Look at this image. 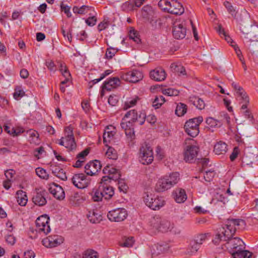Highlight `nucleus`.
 <instances>
[{
    "label": "nucleus",
    "mask_w": 258,
    "mask_h": 258,
    "mask_svg": "<svg viewBox=\"0 0 258 258\" xmlns=\"http://www.w3.org/2000/svg\"><path fill=\"white\" fill-rule=\"evenodd\" d=\"M72 182L76 187L79 189L86 188L89 184V181L87 179L86 175L83 173L74 174L72 178Z\"/></svg>",
    "instance_id": "nucleus-14"
},
{
    "label": "nucleus",
    "mask_w": 258,
    "mask_h": 258,
    "mask_svg": "<svg viewBox=\"0 0 258 258\" xmlns=\"http://www.w3.org/2000/svg\"><path fill=\"white\" fill-rule=\"evenodd\" d=\"M156 156L158 160H161L165 157V153L160 146H158L156 149Z\"/></svg>",
    "instance_id": "nucleus-62"
},
{
    "label": "nucleus",
    "mask_w": 258,
    "mask_h": 258,
    "mask_svg": "<svg viewBox=\"0 0 258 258\" xmlns=\"http://www.w3.org/2000/svg\"><path fill=\"white\" fill-rule=\"evenodd\" d=\"M223 228V225L219 228L218 233L216 234L215 237L212 240L213 243L215 245H218L222 240L227 241L229 238L231 237V236L227 235L224 231L222 233L221 232V229Z\"/></svg>",
    "instance_id": "nucleus-31"
},
{
    "label": "nucleus",
    "mask_w": 258,
    "mask_h": 258,
    "mask_svg": "<svg viewBox=\"0 0 258 258\" xmlns=\"http://www.w3.org/2000/svg\"><path fill=\"white\" fill-rule=\"evenodd\" d=\"M226 248L227 251L232 255L233 258L234 257V254L236 252H239L242 248H245V244L244 242L239 238L230 237L227 240V242L222 246V249H224V247Z\"/></svg>",
    "instance_id": "nucleus-7"
},
{
    "label": "nucleus",
    "mask_w": 258,
    "mask_h": 258,
    "mask_svg": "<svg viewBox=\"0 0 258 258\" xmlns=\"http://www.w3.org/2000/svg\"><path fill=\"white\" fill-rule=\"evenodd\" d=\"M117 180L119 190L121 192H123V193H126L128 189V187L124 180L121 179L120 177H119V179Z\"/></svg>",
    "instance_id": "nucleus-49"
},
{
    "label": "nucleus",
    "mask_w": 258,
    "mask_h": 258,
    "mask_svg": "<svg viewBox=\"0 0 258 258\" xmlns=\"http://www.w3.org/2000/svg\"><path fill=\"white\" fill-rule=\"evenodd\" d=\"M244 38L247 42L258 41V28L252 29L249 32L244 34Z\"/></svg>",
    "instance_id": "nucleus-35"
},
{
    "label": "nucleus",
    "mask_w": 258,
    "mask_h": 258,
    "mask_svg": "<svg viewBox=\"0 0 258 258\" xmlns=\"http://www.w3.org/2000/svg\"><path fill=\"white\" fill-rule=\"evenodd\" d=\"M215 174L214 170H210L206 171L204 176L205 180L207 182H210L214 178Z\"/></svg>",
    "instance_id": "nucleus-61"
},
{
    "label": "nucleus",
    "mask_w": 258,
    "mask_h": 258,
    "mask_svg": "<svg viewBox=\"0 0 258 258\" xmlns=\"http://www.w3.org/2000/svg\"><path fill=\"white\" fill-rule=\"evenodd\" d=\"M187 109V107L186 104L179 103L177 104L175 113L178 116H182L186 113Z\"/></svg>",
    "instance_id": "nucleus-38"
},
{
    "label": "nucleus",
    "mask_w": 258,
    "mask_h": 258,
    "mask_svg": "<svg viewBox=\"0 0 258 258\" xmlns=\"http://www.w3.org/2000/svg\"><path fill=\"white\" fill-rule=\"evenodd\" d=\"M59 71L61 72L62 75L64 78H67L68 79H71V73L66 64L64 63H60L59 66Z\"/></svg>",
    "instance_id": "nucleus-50"
},
{
    "label": "nucleus",
    "mask_w": 258,
    "mask_h": 258,
    "mask_svg": "<svg viewBox=\"0 0 258 258\" xmlns=\"http://www.w3.org/2000/svg\"><path fill=\"white\" fill-rule=\"evenodd\" d=\"M120 126L121 128L124 131L129 145H134L135 140L134 123L132 121L126 120V118L123 117L120 123Z\"/></svg>",
    "instance_id": "nucleus-10"
},
{
    "label": "nucleus",
    "mask_w": 258,
    "mask_h": 258,
    "mask_svg": "<svg viewBox=\"0 0 258 258\" xmlns=\"http://www.w3.org/2000/svg\"><path fill=\"white\" fill-rule=\"evenodd\" d=\"M206 122L212 127H220L223 124V123L221 121L211 117H208L206 119Z\"/></svg>",
    "instance_id": "nucleus-40"
},
{
    "label": "nucleus",
    "mask_w": 258,
    "mask_h": 258,
    "mask_svg": "<svg viewBox=\"0 0 258 258\" xmlns=\"http://www.w3.org/2000/svg\"><path fill=\"white\" fill-rule=\"evenodd\" d=\"M186 29L182 23L179 21H175L173 24L172 34L174 38L182 39L186 35Z\"/></svg>",
    "instance_id": "nucleus-18"
},
{
    "label": "nucleus",
    "mask_w": 258,
    "mask_h": 258,
    "mask_svg": "<svg viewBox=\"0 0 258 258\" xmlns=\"http://www.w3.org/2000/svg\"><path fill=\"white\" fill-rule=\"evenodd\" d=\"M25 95V92L22 89V87L18 86L15 88V92L13 94L14 98L16 100H19L21 98Z\"/></svg>",
    "instance_id": "nucleus-48"
},
{
    "label": "nucleus",
    "mask_w": 258,
    "mask_h": 258,
    "mask_svg": "<svg viewBox=\"0 0 258 258\" xmlns=\"http://www.w3.org/2000/svg\"><path fill=\"white\" fill-rule=\"evenodd\" d=\"M245 225V222L241 219H229L226 224L223 225V228L221 229V232H226L228 236H231L235 234L236 230L244 228Z\"/></svg>",
    "instance_id": "nucleus-4"
},
{
    "label": "nucleus",
    "mask_w": 258,
    "mask_h": 258,
    "mask_svg": "<svg viewBox=\"0 0 258 258\" xmlns=\"http://www.w3.org/2000/svg\"><path fill=\"white\" fill-rule=\"evenodd\" d=\"M207 238V234H200L197 235L195 237V239H194V241L197 243V244H199L200 246H201V245L203 244V242L205 241L206 239Z\"/></svg>",
    "instance_id": "nucleus-57"
},
{
    "label": "nucleus",
    "mask_w": 258,
    "mask_h": 258,
    "mask_svg": "<svg viewBox=\"0 0 258 258\" xmlns=\"http://www.w3.org/2000/svg\"><path fill=\"white\" fill-rule=\"evenodd\" d=\"M83 258H97V253L94 250L87 251L85 252Z\"/></svg>",
    "instance_id": "nucleus-64"
},
{
    "label": "nucleus",
    "mask_w": 258,
    "mask_h": 258,
    "mask_svg": "<svg viewBox=\"0 0 258 258\" xmlns=\"http://www.w3.org/2000/svg\"><path fill=\"white\" fill-rule=\"evenodd\" d=\"M245 248H242V250H240L239 252H236L234 254V258H250L251 257L252 253L249 251L248 250H246L244 249Z\"/></svg>",
    "instance_id": "nucleus-44"
},
{
    "label": "nucleus",
    "mask_w": 258,
    "mask_h": 258,
    "mask_svg": "<svg viewBox=\"0 0 258 258\" xmlns=\"http://www.w3.org/2000/svg\"><path fill=\"white\" fill-rule=\"evenodd\" d=\"M143 78L142 73L137 70H134L122 74V80L130 83H136Z\"/></svg>",
    "instance_id": "nucleus-16"
},
{
    "label": "nucleus",
    "mask_w": 258,
    "mask_h": 258,
    "mask_svg": "<svg viewBox=\"0 0 258 258\" xmlns=\"http://www.w3.org/2000/svg\"><path fill=\"white\" fill-rule=\"evenodd\" d=\"M110 181H103L102 179L99 182L100 190L103 194L105 200H109L114 194V188L110 185Z\"/></svg>",
    "instance_id": "nucleus-20"
},
{
    "label": "nucleus",
    "mask_w": 258,
    "mask_h": 258,
    "mask_svg": "<svg viewBox=\"0 0 258 258\" xmlns=\"http://www.w3.org/2000/svg\"><path fill=\"white\" fill-rule=\"evenodd\" d=\"M47 192L45 190L36 189V192L34 193L32 200L33 203L39 207H42L46 205L47 200L46 197Z\"/></svg>",
    "instance_id": "nucleus-17"
},
{
    "label": "nucleus",
    "mask_w": 258,
    "mask_h": 258,
    "mask_svg": "<svg viewBox=\"0 0 258 258\" xmlns=\"http://www.w3.org/2000/svg\"><path fill=\"white\" fill-rule=\"evenodd\" d=\"M123 117L126 119L130 118V120L128 121L135 123L137 120L138 112L135 109L130 110L125 113Z\"/></svg>",
    "instance_id": "nucleus-39"
},
{
    "label": "nucleus",
    "mask_w": 258,
    "mask_h": 258,
    "mask_svg": "<svg viewBox=\"0 0 258 258\" xmlns=\"http://www.w3.org/2000/svg\"><path fill=\"white\" fill-rule=\"evenodd\" d=\"M239 153L240 150L238 147H235L229 157L230 161L232 162L234 161L237 158Z\"/></svg>",
    "instance_id": "nucleus-63"
},
{
    "label": "nucleus",
    "mask_w": 258,
    "mask_h": 258,
    "mask_svg": "<svg viewBox=\"0 0 258 258\" xmlns=\"http://www.w3.org/2000/svg\"><path fill=\"white\" fill-rule=\"evenodd\" d=\"M227 147L225 142L220 141L215 145L214 152L217 155L225 154L228 150Z\"/></svg>",
    "instance_id": "nucleus-33"
},
{
    "label": "nucleus",
    "mask_w": 258,
    "mask_h": 258,
    "mask_svg": "<svg viewBox=\"0 0 258 258\" xmlns=\"http://www.w3.org/2000/svg\"><path fill=\"white\" fill-rule=\"evenodd\" d=\"M106 156L107 158L112 160H116L118 157L116 150L112 147H109L108 148L106 152Z\"/></svg>",
    "instance_id": "nucleus-53"
},
{
    "label": "nucleus",
    "mask_w": 258,
    "mask_h": 258,
    "mask_svg": "<svg viewBox=\"0 0 258 258\" xmlns=\"http://www.w3.org/2000/svg\"><path fill=\"white\" fill-rule=\"evenodd\" d=\"M87 217L91 223L94 224L99 223L102 220L100 211L97 209L89 211Z\"/></svg>",
    "instance_id": "nucleus-25"
},
{
    "label": "nucleus",
    "mask_w": 258,
    "mask_h": 258,
    "mask_svg": "<svg viewBox=\"0 0 258 258\" xmlns=\"http://www.w3.org/2000/svg\"><path fill=\"white\" fill-rule=\"evenodd\" d=\"M120 81L118 78L113 77L106 80L102 84L101 87L106 89V91H111L112 89L116 88L119 86Z\"/></svg>",
    "instance_id": "nucleus-26"
},
{
    "label": "nucleus",
    "mask_w": 258,
    "mask_h": 258,
    "mask_svg": "<svg viewBox=\"0 0 258 258\" xmlns=\"http://www.w3.org/2000/svg\"><path fill=\"white\" fill-rule=\"evenodd\" d=\"M188 101L199 110H202L205 107L206 104L204 101L198 96L194 95L190 96Z\"/></svg>",
    "instance_id": "nucleus-32"
},
{
    "label": "nucleus",
    "mask_w": 258,
    "mask_h": 258,
    "mask_svg": "<svg viewBox=\"0 0 258 258\" xmlns=\"http://www.w3.org/2000/svg\"><path fill=\"white\" fill-rule=\"evenodd\" d=\"M118 50L112 47L107 48L106 51L105 56L108 59H111L117 52Z\"/></svg>",
    "instance_id": "nucleus-56"
},
{
    "label": "nucleus",
    "mask_w": 258,
    "mask_h": 258,
    "mask_svg": "<svg viewBox=\"0 0 258 258\" xmlns=\"http://www.w3.org/2000/svg\"><path fill=\"white\" fill-rule=\"evenodd\" d=\"M172 196L174 200L178 203H183L187 199L185 190L181 188H177L173 190Z\"/></svg>",
    "instance_id": "nucleus-28"
},
{
    "label": "nucleus",
    "mask_w": 258,
    "mask_h": 258,
    "mask_svg": "<svg viewBox=\"0 0 258 258\" xmlns=\"http://www.w3.org/2000/svg\"><path fill=\"white\" fill-rule=\"evenodd\" d=\"M186 145L184 149L183 159L186 162L194 163L197 157L199 148L196 140L187 138L185 140Z\"/></svg>",
    "instance_id": "nucleus-2"
},
{
    "label": "nucleus",
    "mask_w": 258,
    "mask_h": 258,
    "mask_svg": "<svg viewBox=\"0 0 258 258\" xmlns=\"http://www.w3.org/2000/svg\"><path fill=\"white\" fill-rule=\"evenodd\" d=\"M203 121V118L202 116L189 119L184 125L185 132L192 138L197 137L200 132L199 125Z\"/></svg>",
    "instance_id": "nucleus-5"
},
{
    "label": "nucleus",
    "mask_w": 258,
    "mask_h": 258,
    "mask_svg": "<svg viewBox=\"0 0 258 258\" xmlns=\"http://www.w3.org/2000/svg\"><path fill=\"white\" fill-rule=\"evenodd\" d=\"M104 198L103 194L100 190L99 186L96 189H94L92 192V199L94 202H99Z\"/></svg>",
    "instance_id": "nucleus-41"
},
{
    "label": "nucleus",
    "mask_w": 258,
    "mask_h": 258,
    "mask_svg": "<svg viewBox=\"0 0 258 258\" xmlns=\"http://www.w3.org/2000/svg\"><path fill=\"white\" fill-rule=\"evenodd\" d=\"M165 102V99L163 96H156L153 101V106L155 109L159 108Z\"/></svg>",
    "instance_id": "nucleus-45"
},
{
    "label": "nucleus",
    "mask_w": 258,
    "mask_h": 258,
    "mask_svg": "<svg viewBox=\"0 0 258 258\" xmlns=\"http://www.w3.org/2000/svg\"><path fill=\"white\" fill-rule=\"evenodd\" d=\"M128 36L130 39L133 40L137 44H139L141 42L139 32L133 28L130 30Z\"/></svg>",
    "instance_id": "nucleus-42"
},
{
    "label": "nucleus",
    "mask_w": 258,
    "mask_h": 258,
    "mask_svg": "<svg viewBox=\"0 0 258 258\" xmlns=\"http://www.w3.org/2000/svg\"><path fill=\"white\" fill-rule=\"evenodd\" d=\"M235 92L236 100L241 105V109L246 108L249 104V98L243 88L235 82L231 84Z\"/></svg>",
    "instance_id": "nucleus-8"
},
{
    "label": "nucleus",
    "mask_w": 258,
    "mask_h": 258,
    "mask_svg": "<svg viewBox=\"0 0 258 258\" xmlns=\"http://www.w3.org/2000/svg\"><path fill=\"white\" fill-rule=\"evenodd\" d=\"M90 7L86 5H83L80 8L77 6H74L73 8V11L75 14H85L88 13V11L90 9Z\"/></svg>",
    "instance_id": "nucleus-47"
},
{
    "label": "nucleus",
    "mask_w": 258,
    "mask_h": 258,
    "mask_svg": "<svg viewBox=\"0 0 258 258\" xmlns=\"http://www.w3.org/2000/svg\"><path fill=\"white\" fill-rule=\"evenodd\" d=\"M163 93L169 96H177L179 92L178 90L172 88H168L163 90Z\"/></svg>",
    "instance_id": "nucleus-59"
},
{
    "label": "nucleus",
    "mask_w": 258,
    "mask_h": 258,
    "mask_svg": "<svg viewBox=\"0 0 258 258\" xmlns=\"http://www.w3.org/2000/svg\"><path fill=\"white\" fill-rule=\"evenodd\" d=\"M29 135V141L31 144H37L39 143V134L35 130H30L28 131Z\"/></svg>",
    "instance_id": "nucleus-37"
},
{
    "label": "nucleus",
    "mask_w": 258,
    "mask_h": 258,
    "mask_svg": "<svg viewBox=\"0 0 258 258\" xmlns=\"http://www.w3.org/2000/svg\"><path fill=\"white\" fill-rule=\"evenodd\" d=\"M49 220V217L46 214L38 217L35 221L36 232L44 235L49 233L51 230Z\"/></svg>",
    "instance_id": "nucleus-9"
},
{
    "label": "nucleus",
    "mask_w": 258,
    "mask_h": 258,
    "mask_svg": "<svg viewBox=\"0 0 258 258\" xmlns=\"http://www.w3.org/2000/svg\"><path fill=\"white\" fill-rule=\"evenodd\" d=\"M184 12V8L181 3L176 0L171 1V5L168 8V13L176 15H180L182 14Z\"/></svg>",
    "instance_id": "nucleus-24"
},
{
    "label": "nucleus",
    "mask_w": 258,
    "mask_h": 258,
    "mask_svg": "<svg viewBox=\"0 0 258 258\" xmlns=\"http://www.w3.org/2000/svg\"><path fill=\"white\" fill-rule=\"evenodd\" d=\"M155 222H152L153 227L159 232H166L170 228V222L166 220H162L160 218H157Z\"/></svg>",
    "instance_id": "nucleus-23"
},
{
    "label": "nucleus",
    "mask_w": 258,
    "mask_h": 258,
    "mask_svg": "<svg viewBox=\"0 0 258 258\" xmlns=\"http://www.w3.org/2000/svg\"><path fill=\"white\" fill-rule=\"evenodd\" d=\"M141 16L143 19L147 21L155 16V12L151 6L147 5L142 8Z\"/></svg>",
    "instance_id": "nucleus-30"
},
{
    "label": "nucleus",
    "mask_w": 258,
    "mask_h": 258,
    "mask_svg": "<svg viewBox=\"0 0 258 258\" xmlns=\"http://www.w3.org/2000/svg\"><path fill=\"white\" fill-rule=\"evenodd\" d=\"M171 0H160L158 2L159 7L164 12H168V8L171 5Z\"/></svg>",
    "instance_id": "nucleus-51"
},
{
    "label": "nucleus",
    "mask_w": 258,
    "mask_h": 258,
    "mask_svg": "<svg viewBox=\"0 0 258 258\" xmlns=\"http://www.w3.org/2000/svg\"><path fill=\"white\" fill-rule=\"evenodd\" d=\"M169 248V244L164 242L154 244L151 249L152 256L154 257L167 252Z\"/></svg>",
    "instance_id": "nucleus-21"
},
{
    "label": "nucleus",
    "mask_w": 258,
    "mask_h": 258,
    "mask_svg": "<svg viewBox=\"0 0 258 258\" xmlns=\"http://www.w3.org/2000/svg\"><path fill=\"white\" fill-rule=\"evenodd\" d=\"M49 191L57 200H62L65 197L64 191L61 186L52 182L49 184Z\"/></svg>",
    "instance_id": "nucleus-22"
},
{
    "label": "nucleus",
    "mask_w": 258,
    "mask_h": 258,
    "mask_svg": "<svg viewBox=\"0 0 258 258\" xmlns=\"http://www.w3.org/2000/svg\"><path fill=\"white\" fill-rule=\"evenodd\" d=\"M146 119V114L144 110H142L138 113V118L137 121L140 125H142L144 123Z\"/></svg>",
    "instance_id": "nucleus-58"
},
{
    "label": "nucleus",
    "mask_w": 258,
    "mask_h": 258,
    "mask_svg": "<svg viewBox=\"0 0 258 258\" xmlns=\"http://www.w3.org/2000/svg\"><path fill=\"white\" fill-rule=\"evenodd\" d=\"M143 198L146 205L153 210H158L165 204L163 197L151 192H144Z\"/></svg>",
    "instance_id": "nucleus-3"
},
{
    "label": "nucleus",
    "mask_w": 258,
    "mask_h": 258,
    "mask_svg": "<svg viewBox=\"0 0 258 258\" xmlns=\"http://www.w3.org/2000/svg\"><path fill=\"white\" fill-rule=\"evenodd\" d=\"M179 173L172 172L159 179L156 185V190L158 192H163L171 188L176 184L179 180Z\"/></svg>",
    "instance_id": "nucleus-1"
},
{
    "label": "nucleus",
    "mask_w": 258,
    "mask_h": 258,
    "mask_svg": "<svg viewBox=\"0 0 258 258\" xmlns=\"http://www.w3.org/2000/svg\"><path fill=\"white\" fill-rule=\"evenodd\" d=\"M103 173L104 174H108L102 177V180L104 181H110L111 180L116 181L121 176L120 171L112 165L108 164L103 169Z\"/></svg>",
    "instance_id": "nucleus-12"
},
{
    "label": "nucleus",
    "mask_w": 258,
    "mask_h": 258,
    "mask_svg": "<svg viewBox=\"0 0 258 258\" xmlns=\"http://www.w3.org/2000/svg\"><path fill=\"white\" fill-rule=\"evenodd\" d=\"M102 166L100 161L98 160L90 161L85 165V172L88 175H95L101 170Z\"/></svg>",
    "instance_id": "nucleus-15"
},
{
    "label": "nucleus",
    "mask_w": 258,
    "mask_h": 258,
    "mask_svg": "<svg viewBox=\"0 0 258 258\" xmlns=\"http://www.w3.org/2000/svg\"><path fill=\"white\" fill-rule=\"evenodd\" d=\"M240 111L242 113L243 115L245 118L248 119L249 121L251 123H254V117L251 110L248 108V107L245 109H241L240 108Z\"/></svg>",
    "instance_id": "nucleus-46"
},
{
    "label": "nucleus",
    "mask_w": 258,
    "mask_h": 258,
    "mask_svg": "<svg viewBox=\"0 0 258 258\" xmlns=\"http://www.w3.org/2000/svg\"><path fill=\"white\" fill-rule=\"evenodd\" d=\"M128 213L125 209L119 208L109 211L107 216L111 222H119L124 221Z\"/></svg>",
    "instance_id": "nucleus-11"
},
{
    "label": "nucleus",
    "mask_w": 258,
    "mask_h": 258,
    "mask_svg": "<svg viewBox=\"0 0 258 258\" xmlns=\"http://www.w3.org/2000/svg\"><path fill=\"white\" fill-rule=\"evenodd\" d=\"M224 5L229 14H230L232 16H236V12L235 11V10L234 7L231 5V4L230 2L228 1H225L224 3Z\"/></svg>",
    "instance_id": "nucleus-55"
},
{
    "label": "nucleus",
    "mask_w": 258,
    "mask_h": 258,
    "mask_svg": "<svg viewBox=\"0 0 258 258\" xmlns=\"http://www.w3.org/2000/svg\"><path fill=\"white\" fill-rule=\"evenodd\" d=\"M17 201L18 204L21 206H25L28 201L26 192L22 190H19L16 193Z\"/></svg>",
    "instance_id": "nucleus-34"
},
{
    "label": "nucleus",
    "mask_w": 258,
    "mask_h": 258,
    "mask_svg": "<svg viewBox=\"0 0 258 258\" xmlns=\"http://www.w3.org/2000/svg\"><path fill=\"white\" fill-rule=\"evenodd\" d=\"M139 100L140 98L138 96H135L134 98L128 99L125 102L123 106V109L126 110L130 107L135 106Z\"/></svg>",
    "instance_id": "nucleus-43"
},
{
    "label": "nucleus",
    "mask_w": 258,
    "mask_h": 258,
    "mask_svg": "<svg viewBox=\"0 0 258 258\" xmlns=\"http://www.w3.org/2000/svg\"><path fill=\"white\" fill-rule=\"evenodd\" d=\"M138 159L140 163L147 165L151 164L154 160L153 149L146 143L140 148Z\"/></svg>",
    "instance_id": "nucleus-6"
},
{
    "label": "nucleus",
    "mask_w": 258,
    "mask_h": 258,
    "mask_svg": "<svg viewBox=\"0 0 258 258\" xmlns=\"http://www.w3.org/2000/svg\"><path fill=\"white\" fill-rule=\"evenodd\" d=\"M64 241V238L61 236L58 235H51L45 238H44L42 243V244L48 248H52L56 247L62 243Z\"/></svg>",
    "instance_id": "nucleus-13"
},
{
    "label": "nucleus",
    "mask_w": 258,
    "mask_h": 258,
    "mask_svg": "<svg viewBox=\"0 0 258 258\" xmlns=\"http://www.w3.org/2000/svg\"><path fill=\"white\" fill-rule=\"evenodd\" d=\"M200 247L201 246L199 244H197L193 240L191 241L189 246L188 252L190 253L191 254L196 253L200 249Z\"/></svg>",
    "instance_id": "nucleus-54"
},
{
    "label": "nucleus",
    "mask_w": 258,
    "mask_h": 258,
    "mask_svg": "<svg viewBox=\"0 0 258 258\" xmlns=\"http://www.w3.org/2000/svg\"><path fill=\"white\" fill-rule=\"evenodd\" d=\"M51 169L55 176L63 181L67 179L66 172L60 166L56 165H51Z\"/></svg>",
    "instance_id": "nucleus-29"
},
{
    "label": "nucleus",
    "mask_w": 258,
    "mask_h": 258,
    "mask_svg": "<svg viewBox=\"0 0 258 258\" xmlns=\"http://www.w3.org/2000/svg\"><path fill=\"white\" fill-rule=\"evenodd\" d=\"M56 143L65 147L69 151H73L77 148L75 137L64 136L57 140Z\"/></svg>",
    "instance_id": "nucleus-19"
},
{
    "label": "nucleus",
    "mask_w": 258,
    "mask_h": 258,
    "mask_svg": "<svg viewBox=\"0 0 258 258\" xmlns=\"http://www.w3.org/2000/svg\"><path fill=\"white\" fill-rule=\"evenodd\" d=\"M114 136V133L112 131H105L103 135V143H107L110 142V140Z\"/></svg>",
    "instance_id": "nucleus-60"
},
{
    "label": "nucleus",
    "mask_w": 258,
    "mask_h": 258,
    "mask_svg": "<svg viewBox=\"0 0 258 258\" xmlns=\"http://www.w3.org/2000/svg\"><path fill=\"white\" fill-rule=\"evenodd\" d=\"M35 172L36 174L42 179L47 180L49 178V175L46 171L41 167L37 168L35 169Z\"/></svg>",
    "instance_id": "nucleus-52"
},
{
    "label": "nucleus",
    "mask_w": 258,
    "mask_h": 258,
    "mask_svg": "<svg viewBox=\"0 0 258 258\" xmlns=\"http://www.w3.org/2000/svg\"><path fill=\"white\" fill-rule=\"evenodd\" d=\"M150 78L156 81H162L166 78V73L161 68H157L150 73Z\"/></svg>",
    "instance_id": "nucleus-27"
},
{
    "label": "nucleus",
    "mask_w": 258,
    "mask_h": 258,
    "mask_svg": "<svg viewBox=\"0 0 258 258\" xmlns=\"http://www.w3.org/2000/svg\"><path fill=\"white\" fill-rule=\"evenodd\" d=\"M172 71L177 73L179 76L186 75V71L184 67L180 64H177L176 63H172L170 66Z\"/></svg>",
    "instance_id": "nucleus-36"
}]
</instances>
